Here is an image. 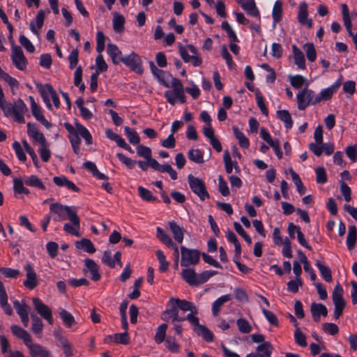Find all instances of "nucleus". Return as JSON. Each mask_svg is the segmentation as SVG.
I'll return each instance as SVG.
<instances>
[{
	"mask_svg": "<svg viewBox=\"0 0 357 357\" xmlns=\"http://www.w3.org/2000/svg\"><path fill=\"white\" fill-rule=\"evenodd\" d=\"M96 69L94 72L96 73L100 74L101 73L105 72L107 70V64L104 60L103 56L101 54V53H99V54L97 56L96 59Z\"/></svg>",
	"mask_w": 357,
	"mask_h": 357,
	"instance_id": "52",
	"label": "nucleus"
},
{
	"mask_svg": "<svg viewBox=\"0 0 357 357\" xmlns=\"http://www.w3.org/2000/svg\"><path fill=\"white\" fill-rule=\"evenodd\" d=\"M236 325L241 333H249L252 331V326L249 321L244 318H239L236 320Z\"/></svg>",
	"mask_w": 357,
	"mask_h": 357,
	"instance_id": "45",
	"label": "nucleus"
},
{
	"mask_svg": "<svg viewBox=\"0 0 357 357\" xmlns=\"http://www.w3.org/2000/svg\"><path fill=\"white\" fill-rule=\"evenodd\" d=\"M138 192L140 197L145 201L155 202L157 200V197L153 196L150 190L142 186L138 187Z\"/></svg>",
	"mask_w": 357,
	"mask_h": 357,
	"instance_id": "49",
	"label": "nucleus"
},
{
	"mask_svg": "<svg viewBox=\"0 0 357 357\" xmlns=\"http://www.w3.org/2000/svg\"><path fill=\"white\" fill-rule=\"evenodd\" d=\"M157 238L166 246L171 248L174 250V261L179 260V251L178 246L173 242L172 238L167 232L161 227L156 229Z\"/></svg>",
	"mask_w": 357,
	"mask_h": 357,
	"instance_id": "10",
	"label": "nucleus"
},
{
	"mask_svg": "<svg viewBox=\"0 0 357 357\" xmlns=\"http://www.w3.org/2000/svg\"><path fill=\"white\" fill-rule=\"evenodd\" d=\"M107 52L114 64L118 65L120 62L123 63L125 56H123L122 52L116 45L109 43L107 47Z\"/></svg>",
	"mask_w": 357,
	"mask_h": 357,
	"instance_id": "17",
	"label": "nucleus"
},
{
	"mask_svg": "<svg viewBox=\"0 0 357 357\" xmlns=\"http://www.w3.org/2000/svg\"><path fill=\"white\" fill-rule=\"evenodd\" d=\"M123 63L137 74L142 75L144 73L142 60L141 57L134 52H132L130 54L125 56Z\"/></svg>",
	"mask_w": 357,
	"mask_h": 357,
	"instance_id": "6",
	"label": "nucleus"
},
{
	"mask_svg": "<svg viewBox=\"0 0 357 357\" xmlns=\"http://www.w3.org/2000/svg\"><path fill=\"white\" fill-rule=\"evenodd\" d=\"M221 28L227 32L231 43L238 42L235 31L232 29L228 22L224 21L221 24Z\"/></svg>",
	"mask_w": 357,
	"mask_h": 357,
	"instance_id": "53",
	"label": "nucleus"
},
{
	"mask_svg": "<svg viewBox=\"0 0 357 357\" xmlns=\"http://www.w3.org/2000/svg\"><path fill=\"white\" fill-rule=\"evenodd\" d=\"M31 318L33 320V324L31 326V330L33 333L36 335H40L42 333L43 324L40 318H38L36 315L31 314Z\"/></svg>",
	"mask_w": 357,
	"mask_h": 357,
	"instance_id": "50",
	"label": "nucleus"
},
{
	"mask_svg": "<svg viewBox=\"0 0 357 357\" xmlns=\"http://www.w3.org/2000/svg\"><path fill=\"white\" fill-rule=\"evenodd\" d=\"M167 328V325L166 324H162L158 327L155 335V342L157 344H160L165 340Z\"/></svg>",
	"mask_w": 357,
	"mask_h": 357,
	"instance_id": "51",
	"label": "nucleus"
},
{
	"mask_svg": "<svg viewBox=\"0 0 357 357\" xmlns=\"http://www.w3.org/2000/svg\"><path fill=\"white\" fill-rule=\"evenodd\" d=\"M10 331L15 337L23 341L26 347L33 341L31 335L19 326L12 325L10 326Z\"/></svg>",
	"mask_w": 357,
	"mask_h": 357,
	"instance_id": "19",
	"label": "nucleus"
},
{
	"mask_svg": "<svg viewBox=\"0 0 357 357\" xmlns=\"http://www.w3.org/2000/svg\"><path fill=\"white\" fill-rule=\"evenodd\" d=\"M188 181L192 191L197 195L202 201L210 198V195L206 190V185L201 178L189 174L188 176Z\"/></svg>",
	"mask_w": 357,
	"mask_h": 357,
	"instance_id": "3",
	"label": "nucleus"
},
{
	"mask_svg": "<svg viewBox=\"0 0 357 357\" xmlns=\"http://www.w3.org/2000/svg\"><path fill=\"white\" fill-rule=\"evenodd\" d=\"M149 66L151 70L152 74L158 79V82L164 85L166 87H169V85L168 83H167L165 81L164 75H165V71L162 70H160L158 68L153 61H149Z\"/></svg>",
	"mask_w": 357,
	"mask_h": 357,
	"instance_id": "31",
	"label": "nucleus"
},
{
	"mask_svg": "<svg viewBox=\"0 0 357 357\" xmlns=\"http://www.w3.org/2000/svg\"><path fill=\"white\" fill-rule=\"evenodd\" d=\"M292 50L294 52V58L295 63L298 66V67L301 69L305 68V61L304 54L302 51L297 47L296 45H294L292 46Z\"/></svg>",
	"mask_w": 357,
	"mask_h": 357,
	"instance_id": "30",
	"label": "nucleus"
},
{
	"mask_svg": "<svg viewBox=\"0 0 357 357\" xmlns=\"http://www.w3.org/2000/svg\"><path fill=\"white\" fill-rule=\"evenodd\" d=\"M24 183L31 187H35L40 190H45L46 189L45 185L40 179L36 175H31L24 179Z\"/></svg>",
	"mask_w": 357,
	"mask_h": 357,
	"instance_id": "38",
	"label": "nucleus"
},
{
	"mask_svg": "<svg viewBox=\"0 0 357 357\" xmlns=\"http://www.w3.org/2000/svg\"><path fill=\"white\" fill-rule=\"evenodd\" d=\"M155 255L160 263V271L165 272L166 271H167L169 266V263L167 261L165 255H164L163 252L160 250H157Z\"/></svg>",
	"mask_w": 357,
	"mask_h": 357,
	"instance_id": "47",
	"label": "nucleus"
},
{
	"mask_svg": "<svg viewBox=\"0 0 357 357\" xmlns=\"http://www.w3.org/2000/svg\"><path fill=\"white\" fill-rule=\"evenodd\" d=\"M26 111V105L22 99L19 98L13 103V117L14 121L20 123H24V114Z\"/></svg>",
	"mask_w": 357,
	"mask_h": 357,
	"instance_id": "12",
	"label": "nucleus"
},
{
	"mask_svg": "<svg viewBox=\"0 0 357 357\" xmlns=\"http://www.w3.org/2000/svg\"><path fill=\"white\" fill-rule=\"evenodd\" d=\"M294 337L296 344L305 347L307 346L305 335L301 331L299 328H296L294 333Z\"/></svg>",
	"mask_w": 357,
	"mask_h": 357,
	"instance_id": "60",
	"label": "nucleus"
},
{
	"mask_svg": "<svg viewBox=\"0 0 357 357\" xmlns=\"http://www.w3.org/2000/svg\"><path fill=\"white\" fill-rule=\"evenodd\" d=\"M335 93V92L332 89L331 86L323 89L318 95L314 97L313 105H316L321 100H330Z\"/></svg>",
	"mask_w": 357,
	"mask_h": 357,
	"instance_id": "34",
	"label": "nucleus"
},
{
	"mask_svg": "<svg viewBox=\"0 0 357 357\" xmlns=\"http://www.w3.org/2000/svg\"><path fill=\"white\" fill-rule=\"evenodd\" d=\"M124 131L130 144L134 145L139 144L140 138L137 132L134 129L126 126L124 128Z\"/></svg>",
	"mask_w": 357,
	"mask_h": 357,
	"instance_id": "42",
	"label": "nucleus"
},
{
	"mask_svg": "<svg viewBox=\"0 0 357 357\" xmlns=\"http://www.w3.org/2000/svg\"><path fill=\"white\" fill-rule=\"evenodd\" d=\"M231 299L230 294H226L216 299L212 304V314L214 317H217L221 310L222 306Z\"/></svg>",
	"mask_w": 357,
	"mask_h": 357,
	"instance_id": "23",
	"label": "nucleus"
},
{
	"mask_svg": "<svg viewBox=\"0 0 357 357\" xmlns=\"http://www.w3.org/2000/svg\"><path fill=\"white\" fill-rule=\"evenodd\" d=\"M234 228L236 230V231L242 237L244 238L245 242L248 245H251L252 241V238L250 237V236L245 231L242 226L237 222H234Z\"/></svg>",
	"mask_w": 357,
	"mask_h": 357,
	"instance_id": "56",
	"label": "nucleus"
},
{
	"mask_svg": "<svg viewBox=\"0 0 357 357\" xmlns=\"http://www.w3.org/2000/svg\"><path fill=\"white\" fill-rule=\"evenodd\" d=\"M108 338L112 340L116 343L122 344H128L130 342L128 333L124 331L122 333H116L113 335H109Z\"/></svg>",
	"mask_w": 357,
	"mask_h": 357,
	"instance_id": "43",
	"label": "nucleus"
},
{
	"mask_svg": "<svg viewBox=\"0 0 357 357\" xmlns=\"http://www.w3.org/2000/svg\"><path fill=\"white\" fill-rule=\"evenodd\" d=\"M58 340L59 341L65 356L66 357H70L73 356V351H72V347L70 344L68 342V340L61 335L56 337Z\"/></svg>",
	"mask_w": 357,
	"mask_h": 357,
	"instance_id": "46",
	"label": "nucleus"
},
{
	"mask_svg": "<svg viewBox=\"0 0 357 357\" xmlns=\"http://www.w3.org/2000/svg\"><path fill=\"white\" fill-rule=\"evenodd\" d=\"M218 190L222 196L227 197L230 194L227 183L222 175L218 176Z\"/></svg>",
	"mask_w": 357,
	"mask_h": 357,
	"instance_id": "57",
	"label": "nucleus"
},
{
	"mask_svg": "<svg viewBox=\"0 0 357 357\" xmlns=\"http://www.w3.org/2000/svg\"><path fill=\"white\" fill-rule=\"evenodd\" d=\"M233 131L236 138L238 141L239 145L244 149L248 148L250 142L246 136L241 132L236 126H233Z\"/></svg>",
	"mask_w": 357,
	"mask_h": 357,
	"instance_id": "39",
	"label": "nucleus"
},
{
	"mask_svg": "<svg viewBox=\"0 0 357 357\" xmlns=\"http://www.w3.org/2000/svg\"><path fill=\"white\" fill-rule=\"evenodd\" d=\"M183 279L191 286H197V274L194 269L185 268L181 272Z\"/></svg>",
	"mask_w": 357,
	"mask_h": 357,
	"instance_id": "28",
	"label": "nucleus"
},
{
	"mask_svg": "<svg viewBox=\"0 0 357 357\" xmlns=\"http://www.w3.org/2000/svg\"><path fill=\"white\" fill-rule=\"evenodd\" d=\"M310 311L312 317L316 322L319 321L321 315L326 317L328 313L327 308L324 304L316 303H312Z\"/></svg>",
	"mask_w": 357,
	"mask_h": 357,
	"instance_id": "20",
	"label": "nucleus"
},
{
	"mask_svg": "<svg viewBox=\"0 0 357 357\" xmlns=\"http://www.w3.org/2000/svg\"><path fill=\"white\" fill-rule=\"evenodd\" d=\"M26 347L31 357H53L51 352L46 347L33 343V341Z\"/></svg>",
	"mask_w": 357,
	"mask_h": 357,
	"instance_id": "14",
	"label": "nucleus"
},
{
	"mask_svg": "<svg viewBox=\"0 0 357 357\" xmlns=\"http://www.w3.org/2000/svg\"><path fill=\"white\" fill-rule=\"evenodd\" d=\"M304 49L306 52V56L309 61L313 62L316 60L317 52L312 43H305Z\"/></svg>",
	"mask_w": 357,
	"mask_h": 357,
	"instance_id": "54",
	"label": "nucleus"
},
{
	"mask_svg": "<svg viewBox=\"0 0 357 357\" xmlns=\"http://www.w3.org/2000/svg\"><path fill=\"white\" fill-rule=\"evenodd\" d=\"M45 15V13L44 10H39L36 15V24L33 22H31L30 23L31 31L37 36L39 35L38 30L40 29L43 25Z\"/></svg>",
	"mask_w": 357,
	"mask_h": 357,
	"instance_id": "26",
	"label": "nucleus"
},
{
	"mask_svg": "<svg viewBox=\"0 0 357 357\" xmlns=\"http://www.w3.org/2000/svg\"><path fill=\"white\" fill-rule=\"evenodd\" d=\"M125 18L119 14H116L113 19V29L116 32H121L124 29Z\"/></svg>",
	"mask_w": 357,
	"mask_h": 357,
	"instance_id": "48",
	"label": "nucleus"
},
{
	"mask_svg": "<svg viewBox=\"0 0 357 357\" xmlns=\"http://www.w3.org/2000/svg\"><path fill=\"white\" fill-rule=\"evenodd\" d=\"M59 315L64 325L68 328L71 327L75 323L74 317L69 312L64 309H62L59 312Z\"/></svg>",
	"mask_w": 357,
	"mask_h": 357,
	"instance_id": "44",
	"label": "nucleus"
},
{
	"mask_svg": "<svg viewBox=\"0 0 357 357\" xmlns=\"http://www.w3.org/2000/svg\"><path fill=\"white\" fill-rule=\"evenodd\" d=\"M83 166L89 172H90L93 176L101 180H108L109 178L105 174L100 172L97 169L96 164L91 161H86L83 164Z\"/></svg>",
	"mask_w": 357,
	"mask_h": 357,
	"instance_id": "29",
	"label": "nucleus"
},
{
	"mask_svg": "<svg viewBox=\"0 0 357 357\" xmlns=\"http://www.w3.org/2000/svg\"><path fill=\"white\" fill-rule=\"evenodd\" d=\"M50 211L54 215V220L62 222L69 220L70 223H66L63 225V230L73 236H80V219L77 215V211L75 207L63 205L59 202L52 203L50 205Z\"/></svg>",
	"mask_w": 357,
	"mask_h": 357,
	"instance_id": "1",
	"label": "nucleus"
},
{
	"mask_svg": "<svg viewBox=\"0 0 357 357\" xmlns=\"http://www.w3.org/2000/svg\"><path fill=\"white\" fill-rule=\"evenodd\" d=\"M11 59L13 65L19 70H24L27 66V59H26L22 48L20 46L12 45Z\"/></svg>",
	"mask_w": 357,
	"mask_h": 357,
	"instance_id": "8",
	"label": "nucleus"
},
{
	"mask_svg": "<svg viewBox=\"0 0 357 357\" xmlns=\"http://www.w3.org/2000/svg\"><path fill=\"white\" fill-rule=\"evenodd\" d=\"M169 302H174V304L177 306L178 309L181 310L182 311H190L192 315L197 314L198 313L197 309L194 303L190 302L186 300H181L178 298H171L169 299Z\"/></svg>",
	"mask_w": 357,
	"mask_h": 357,
	"instance_id": "15",
	"label": "nucleus"
},
{
	"mask_svg": "<svg viewBox=\"0 0 357 357\" xmlns=\"http://www.w3.org/2000/svg\"><path fill=\"white\" fill-rule=\"evenodd\" d=\"M76 247L90 254L94 253L96 250L93 243L88 238H82L80 241L76 242Z\"/></svg>",
	"mask_w": 357,
	"mask_h": 357,
	"instance_id": "35",
	"label": "nucleus"
},
{
	"mask_svg": "<svg viewBox=\"0 0 357 357\" xmlns=\"http://www.w3.org/2000/svg\"><path fill=\"white\" fill-rule=\"evenodd\" d=\"M217 271H206L200 274H197V286L206 282L211 277L215 275Z\"/></svg>",
	"mask_w": 357,
	"mask_h": 357,
	"instance_id": "58",
	"label": "nucleus"
},
{
	"mask_svg": "<svg viewBox=\"0 0 357 357\" xmlns=\"http://www.w3.org/2000/svg\"><path fill=\"white\" fill-rule=\"evenodd\" d=\"M137 154L146 160L150 158L152 156L151 149L144 145L139 144L137 147Z\"/></svg>",
	"mask_w": 357,
	"mask_h": 357,
	"instance_id": "55",
	"label": "nucleus"
},
{
	"mask_svg": "<svg viewBox=\"0 0 357 357\" xmlns=\"http://www.w3.org/2000/svg\"><path fill=\"white\" fill-rule=\"evenodd\" d=\"M160 172L168 173L172 179L176 180L177 178L176 172L172 167L169 164L160 165L159 169Z\"/></svg>",
	"mask_w": 357,
	"mask_h": 357,
	"instance_id": "63",
	"label": "nucleus"
},
{
	"mask_svg": "<svg viewBox=\"0 0 357 357\" xmlns=\"http://www.w3.org/2000/svg\"><path fill=\"white\" fill-rule=\"evenodd\" d=\"M237 2L248 15L260 19L259 11L255 0H237Z\"/></svg>",
	"mask_w": 357,
	"mask_h": 357,
	"instance_id": "16",
	"label": "nucleus"
},
{
	"mask_svg": "<svg viewBox=\"0 0 357 357\" xmlns=\"http://www.w3.org/2000/svg\"><path fill=\"white\" fill-rule=\"evenodd\" d=\"M357 238V228L354 225L349 227V231L347 237V245L349 250L354 249Z\"/></svg>",
	"mask_w": 357,
	"mask_h": 357,
	"instance_id": "33",
	"label": "nucleus"
},
{
	"mask_svg": "<svg viewBox=\"0 0 357 357\" xmlns=\"http://www.w3.org/2000/svg\"><path fill=\"white\" fill-rule=\"evenodd\" d=\"M307 3L305 1L300 3L298 20L302 25H306L307 28L311 29L312 27V20L311 19H307Z\"/></svg>",
	"mask_w": 357,
	"mask_h": 357,
	"instance_id": "18",
	"label": "nucleus"
},
{
	"mask_svg": "<svg viewBox=\"0 0 357 357\" xmlns=\"http://www.w3.org/2000/svg\"><path fill=\"white\" fill-rule=\"evenodd\" d=\"M0 305L6 314L8 315L12 314L13 310L10 305L8 303V295L1 281H0Z\"/></svg>",
	"mask_w": 357,
	"mask_h": 357,
	"instance_id": "21",
	"label": "nucleus"
},
{
	"mask_svg": "<svg viewBox=\"0 0 357 357\" xmlns=\"http://www.w3.org/2000/svg\"><path fill=\"white\" fill-rule=\"evenodd\" d=\"M54 183L58 186H66L68 189L75 192H79V188L77 187L73 182L68 180L66 176H54L53 178Z\"/></svg>",
	"mask_w": 357,
	"mask_h": 357,
	"instance_id": "25",
	"label": "nucleus"
},
{
	"mask_svg": "<svg viewBox=\"0 0 357 357\" xmlns=\"http://www.w3.org/2000/svg\"><path fill=\"white\" fill-rule=\"evenodd\" d=\"M26 271V279L23 282V284L29 289H35L39 284V281L32 265L27 263L24 266Z\"/></svg>",
	"mask_w": 357,
	"mask_h": 357,
	"instance_id": "11",
	"label": "nucleus"
},
{
	"mask_svg": "<svg viewBox=\"0 0 357 357\" xmlns=\"http://www.w3.org/2000/svg\"><path fill=\"white\" fill-rule=\"evenodd\" d=\"M84 266L85 268L83 269V271L85 274L89 272L92 280L95 282L100 280L101 275L99 273V266L94 260L89 258L85 259Z\"/></svg>",
	"mask_w": 357,
	"mask_h": 357,
	"instance_id": "13",
	"label": "nucleus"
},
{
	"mask_svg": "<svg viewBox=\"0 0 357 357\" xmlns=\"http://www.w3.org/2000/svg\"><path fill=\"white\" fill-rule=\"evenodd\" d=\"M169 227L174 240L177 243H181L183 241V231L181 227L174 221L169 222Z\"/></svg>",
	"mask_w": 357,
	"mask_h": 357,
	"instance_id": "27",
	"label": "nucleus"
},
{
	"mask_svg": "<svg viewBox=\"0 0 357 357\" xmlns=\"http://www.w3.org/2000/svg\"><path fill=\"white\" fill-rule=\"evenodd\" d=\"M0 107L6 116H13V104L8 102L5 99H3L1 102H0Z\"/></svg>",
	"mask_w": 357,
	"mask_h": 357,
	"instance_id": "62",
	"label": "nucleus"
},
{
	"mask_svg": "<svg viewBox=\"0 0 357 357\" xmlns=\"http://www.w3.org/2000/svg\"><path fill=\"white\" fill-rule=\"evenodd\" d=\"M164 96L166 98L167 101L172 105H174L177 100H178L181 103H185L186 102L185 95L177 93L176 92H174V90L166 91Z\"/></svg>",
	"mask_w": 357,
	"mask_h": 357,
	"instance_id": "24",
	"label": "nucleus"
},
{
	"mask_svg": "<svg viewBox=\"0 0 357 357\" xmlns=\"http://www.w3.org/2000/svg\"><path fill=\"white\" fill-rule=\"evenodd\" d=\"M317 183L324 184L327 182V175L324 167H319L315 170Z\"/></svg>",
	"mask_w": 357,
	"mask_h": 357,
	"instance_id": "59",
	"label": "nucleus"
},
{
	"mask_svg": "<svg viewBox=\"0 0 357 357\" xmlns=\"http://www.w3.org/2000/svg\"><path fill=\"white\" fill-rule=\"evenodd\" d=\"M188 321L195 326L194 331L201 336L206 342H211L214 340L213 333L204 325L199 324V319L192 314H187Z\"/></svg>",
	"mask_w": 357,
	"mask_h": 357,
	"instance_id": "4",
	"label": "nucleus"
},
{
	"mask_svg": "<svg viewBox=\"0 0 357 357\" xmlns=\"http://www.w3.org/2000/svg\"><path fill=\"white\" fill-rule=\"evenodd\" d=\"M277 117L284 123L287 129L292 128L293 120L289 111L286 109L277 111Z\"/></svg>",
	"mask_w": 357,
	"mask_h": 357,
	"instance_id": "32",
	"label": "nucleus"
},
{
	"mask_svg": "<svg viewBox=\"0 0 357 357\" xmlns=\"http://www.w3.org/2000/svg\"><path fill=\"white\" fill-rule=\"evenodd\" d=\"M272 17L274 24H277L281 21L282 17V3L280 1L275 2L272 11Z\"/></svg>",
	"mask_w": 357,
	"mask_h": 357,
	"instance_id": "37",
	"label": "nucleus"
},
{
	"mask_svg": "<svg viewBox=\"0 0 357 357\" xmlns=\"http://www.w3.org/2000/svg\"><path fill=\"white\" fill-rule=\"evenodd\" d=\"M78 135H80L85 140L88 145L93 143L92 136L89 131L82 124L79 123H75Z\"/></svg>",
	"mask_w": 357,
	"mask_h": 357,
	"instance_id": "41",
	"label": "nucleus"
},
{
	"mask_svg": "<svg viewBox=\"0 0 357 357\" xmlns=\"http://www.w3.org/2000/svg\"><path fill=\"white\" fill-rule=\"evenodd\" d=\"M37 87L40 93V95L45 102L47 107L49 109H52V106L50 102V98H51L54 106L56 108L59 107L60 101L59 98L56 94V91L54 89L52 86L50 84H46L45 86L42 84L37 85Z\"/></svg>",
	"mask_w": 357,
	"mask_h": 357,
	"instance_id": "2",
	"label": "nucleus"
},
{
	"mask_svg": "<svg viewBox=\"0 0 357 357\" xmlns=\"http://www.w3.org/2000/svg\"><path fill=\"white\" fill-rule=\"evenodd\" d=\"M181 265L184 267L197 265L200 259L201 252L196 249H190L185 246L181 247Z\"/></svg>",
	"mask_w": 357,
	"mask_h": 357,
	"instance_id": "5",
	"label": "nucleus"
},
{
	"mask_svg": "<svg viewBox=\"0 0 357 357\" xmlns=\"http://www.w3.org/2000/svg\"><path fill=\"white\" fill-rule=\"evenodd\" d=\"M272 351V344L269 342H264L257 347L254 355L255 357H271Z\"/></svg>",
	"mask_w": 357,
	"mask_h": 357,
	"instance_id": "22",
	"label": "nucleus"
},
{
	"mask_svg": "<svg viewBox=\"0 0 357 357\" xmlns=\"http://www.w3.org/2000/svg\"><path fill=\"white\" fill-rule=\"evenodd\" d=\"M0 273H2L5 277L10 278H16L20 274L19 270L6 267L1 268Z\"/></svg>",
	"mask_w": 357,
	"mask_h": 357,
	"instance_id": "64",
	"label": "nucleus"
},
{
	"mask_svg": "<svg viewBox=\"0 0 357 357\" xmlns=\"http://www.w3.org/2000/svg\"><path fill=\"white\" fill-rule=\"evenodd\" d=\"M29 100L31 102L32 114L38 120L40 119V116H43L41 111V107L35 102L33 97L29 96Z\"/></svg>",
	"mask_w": 357,
	"mask_h": 357,
	"instance_id": "61",
	"label": "nucleus"
},
{
	"mask_svg": "<svg viewBox=\"0 0 357 357\" xmlns=\"http://www.w3.org/2000/svg\"><path fill=\"white\" fill-rule=\"evenodd\" d=\"M33 305L36 312L47 322L52 325L54 323V319L52 317V310L38 298H33Z\"/></svg>",
	"mask_w": 357,
	"mask_h": 357,
	"instance_id": "9",
	"label": "nucleus"
},
{
	"mask_svg": "<svg viewBox=\"0 0 357 357\" xmlns=\"http://www.w3.org/2000/svg\"><path fill=\"white\" fill-rule=\"evenodd\" d=\"M188 157L190 160L197 164H203L204 162L203 152L199 149H190L188 151Z\"/></svg>",
	"mask_w": 357,
	"mask_h": 357,
	"instance_id": "40",
	"label": "nucleus"
},
{
	"mask_svg": "<svg viewBox=\"0 0 357 357\" xmlns=\"http://www.w3.org/2000/svg\"><path fill=\"white\" fill-rule=\"evenodd\" d=\"M315 96L313 91L307 88L303 89L296 95L298 109L304 110L310 104L313 105Z\"/></svg>",
	"mask_w": 357,
	"mask_h": 357,
	"instance_id": "7",
	"label": "nucleus"
},
{
	"mask_svg": "<svg viewBox=\"0 0 357 357\" xmlns=\"http://www.w3.org/2000/svg\"><path fill=\"white\" fill-rule=\"evenodd\" d=\"M316 266L318 268L322 278L327 282H332V273L330 268L323 264L320 261H317Z\"/></svg>",
	"mask_w": 357,
	"mask_h": 357,
	"instance_id": "36",
	"label": "nucleus"
}]
</instances>
